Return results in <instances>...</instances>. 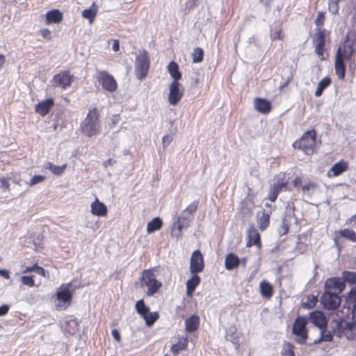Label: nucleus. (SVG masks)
Instances as JSON below:
<instances>
[{"mask_svg":"<svg viewBox=\"0 0 356 356\" xmlns=\"http://www.w3.org/2000/svg\"><path fill=\"white\" fill-rule=\"evenodd\" d=\"M100 113L97 107L90 108L81 124V131L83 134L88 138L97 136L100 133Z\"/></svg>","mask_w":356,"mask_h":356,"instance_id":"nucleus-1","label":"nucleus"},{"mask_svg":"<svg viewBox=\"0 0 356 356\" xmlns=\"http://www.w3.org/2000/svg\"><path fill=\"white\" fill-rule=\"evenodd\" d=\"M199 204L198 200L193 201L183 211V214L187 213V216H181L173 223L171 234L172 236L179 238L182 236V229L188 227L193 216L195 213Z\"/></svg>","mask_w":356,"mask_h":356,"instance_id":"nucleus-2","label":"nucleus"},{"mask_svg":"<svg viewBox=\"0 0 356 356\" xmlns=\"http://www.w3.org/2000/svg\"><path fill=\"white\" fill-rule=\"evenodd\" d=\"M332 332L337 337H346L348 340H356V322L343 319H334L330 323Z\"/></svg>","mask_w":356,"mask_h":356,"instance_id":"nucleus-3","label":"nucleus"},{"mask_svg":"<svg viewBox=\"0 0 356 356\" xmlns=\"http://www.w3.org/2000/svg\"><path fill=\"white\" fill-rule=\"evenodd\" d=\"M154 273L155 269L153 268L145 269L139 278L140 286L147 289V296H153L159 293L163 286L162 282L156 279Z\"/></svg>","mask_w":356,"mask_h":356,"instance_id":"nucleus-4","label":"nucleus"},{"mask_svg":"<svg viewBox=\"0 0 356 356\" xmlns=\"http://www.w3.org/2000/svg\"><path fill=\"white\" fill-rule=\"evenodd\" d=\"M356 54V34L353 31L347 32L344 40L339 44L336 56L345 60H351Z\"/></svg>","mask_w":356,"mask_h":356,"instance_id":"nucleus-5","label":"nucleus"},{"mask_svg":"<svg viewBox=\"0 0 356 356\" xmlns=\"http://www.w3.org/2000/svg\"><path fill=\"white\" fill-rule=\"evenodd\" d=\"M293 147L307 155H312L316 148V131L314 129L307 131L293 143Z\"/></svg>","mask_w":356,"mask_h":356,"instance_id":"nucleus-6","label":"nucleus"},{"mask_svg":"<svg viewBox=\"0 0 356 356\" xmlns=\"http://www.w3.org/2000/svg\"><path fill=\"white\" fill-rule=\"evenodd\" d=\"M72 283L62 284L55 293V307L58 311L67 309L72 304L73 292L70 290Z\"/></svg>","mask_w":356,"mask_h":356,"instance_id":"nucleus-7","label":"nucleus"},{"mask_svg":"<svg viewBox=\"0 0 356 356\" xmlns=\"http://www.w3.org/2000/svg\"><path fill=\"white\" fill-rule=\"evenodd\" d=\"M150 58L147 50L143 49L136 57L135 74L138 79H144L149 72Z\"/></svg>","mask_w":356,"mask_h":356,"instance_id":"nucleus-8","label":"nucleus"},{"mask_svg":"<svg viewBox=\"0 0 356 356\" xmlns=\"http://www.w3.org/2000/svg\"><path fill=\"white\" fill-rule=\"evenodd\" d=\"M307 320L298 316L294 321L292 332L296 336V341L300 344H305L308 339L307 330Z\"/></svg>","mask_w":356,"mask_h":356,"instance_id":"nucleus-9","label":"nucleus"},{"mask_svg":"<svg viewBox=\"0 0 356 356\" xmlns=\"http://www.w3.org/2000/svg\"><path fill=\"white\" fill-rule=\"evenodd\" d=\"M328 35L329 33L325 29H318L313 38L312 42L315 47V53L321 60L325 59V40Z\"/></svg>","mask_w":356,"mask_h":356,"instance_id":"nucleus-10","label":"nucleus"},{"mask_svg":"<svg viewBox=\"0 0 356 356\" xmlns=\"http://www.w3.org/2000/svg\"><path fill=\"white\" fill-rule=\"evenodd\" d=\"M97 80L102 88L110 92L116 91L118 83L114 77L106 71H97Z\"/></svg>","mask_w":356,"mask_h":356,"instance_id":"nucleus-11","label":"nucleus"},{"mask_svg":"<svg viewBox=\"0 0 356 356\" xmlns=\"http://www.w3.org/2000/svg\"><path fill=\"white\" fill-rule=\"evenodd\" d=\"M184 89L179 81H172L169 86L168 102L175 106L179 104L184 96Z\"/></svg>","mask_w":356,"mask_h":356,"instance_id":"nucleus-12","label":"nucleus"},{"mask_svg":"<svg viewBox=\"0 0 356 356\" xmlns=\"http://www.w3.org/2000/svg\"><path fill=\"white\" fill-rule=\"evenodd\" d=\"M346 284L341 277H331L325 282L324 292L339 295L345 289Z\"/></svg>","mask_w":356,"mask_h":356,"instance_id":"nucleus-13","label":"nucleus"},{"mask_svg":"<svg viewBox=\"0 0 356 356\" xmlns=\"http://www.w3.org/2000/svg\"><path fill=\"white\" fill-rule=\"evenodd\" d=\"M321 303L325 309L328 310H334L338 308L341 304V297L339 295L323 292L321 296Z\"/></svg>","mask_w":356,"mask_h":356,"instance_id":"nucleus-14","label":"nucleus"},{"mask_svg":"<svg viewBox=\"0 0 356 356\" xmlns=\"http://www.w3.org/2000/svg\"><path fill=\"white\" fill-rule=\"evenodd\" d=\"M204 262L203 255L200 250H195L191 255L190 261V271L192 274H197L203 271Z\"/></svg>","mask_w":356,"mask_h":356,"instance_id":"nucleus-15","label":"nucleus"},{"mask_svg":"<svg viewBox=\"0 0 356 356\" xmlns=\"http://www.w3.org/2000/svg\"><path fill=\"white\" fill-rule=\"evenodd\" d=\"M72 79L73 76L68 71H63L54 75L53 81L54 82V85L56 86L65 89L67 87L70 86L72 82Z\"/></svg>","mask_w":356,"mask_h":356,"instance_id":"nucleus-16","label":"nucleus"},{"mask_svg":"<svg viewBox=\"0 0 356 356\" xmlns=\"http://www.w3.org/2000/svg\"><path fill=\"white\" fill-rule=\"evenodd\" d=\"M349 168L348 162L341 159L339 162L333 165V166L327 171L328 177H338L346 172Z\"/></svg>","mask_w":356,"mask_h":356,"instance_id":"nucleus-17","label":"nucleus"},{"mask_svg":"<svg viewBox=\"0 0 356 356\" xmlns=\"http://www.w3.org/2000/svg\"><path fill=\"white\" fill-rule=\"evenodd\" d=\"M255 245L258 248L261 247V236L254 225L250 227L248 231V241L246 246L250 248Z\"/></svg>","mask_w":356,"mask_h":356,"instance_id":"nucleus-18","label":"nucleus"},{"mask_svg":"<svg viewBox=\"0 0 356 356\" xmlns=\"http://www.w3.org/2000/svg\"><path fill=\"white\" fill-rule=\"evenodd\" d=\"M341 238H346L351 242L356 243V232L353 229L348 228L335 232L334 243H337Z\"/></svg>","mask_w":356,"mask_h":356,"instance_id":"nucleus-19","label":"nucleus"},{"mask_svg":"<svg viewBox=\"0 0 356 356\" xmlns=\"http://www.w3.org/2000/svg\"><path fill=\"white\" fill-rule=\"evenodd\" d=\"M54 106V100L53 98L46 99L35 105V111L40 115L44 117L49 113L50 110Z\"/></svg>","mask_w":356,"mask_h":356,"instance_id":"nucleus-20","label":"nucleus"},{"mask_svg":"<svg viewBox=\"0 0 356 356\" xmlns=\"http://www.w3.org/2000/svg\"><path fill=\"white\" fill-rule=\"evenodd\" d=\"M283 190L291 191V189L288 188V183L285 181L275 184L270 189L268 193V199L271 202H275L278 196V194Z\"/></svg>","mask_w":356,"mask_h":356,"instance_id":"nucleus-21","label":"nucleus"},{"mask_svg":"<svg viewBox=\"0 0 356 356\" xmlns=\"http://www.w3.org/2000/svg\"><path fill=\"white\" fill-rule=\"evenodd\" d=\"M254 108L259 113L267 114L270 112L272 109L271 103L261 97H256L254 100Z\"/></svg>","mask_w":356,"mask_h":356,"instance_id":"nucleus-22","label":"nucleus"},{"mask_svg":"<svg viewBox=\"0 0 356 356\" xmlns=\"http://www.w3.org/2000/svg\"><path fill=\"white\" fill-rule=\"evenodd\" d=\"M311 321L314 325L320 329L327 327V321L323 312L320 311H314L310 314Z\"/></svg>","mask_w":356,"mask_h":356,"instance_id":"nucleus-23","label":"nucleus"},{"mask_svg":"<svg viewBox=\"0 0 356 356\" xmlns=\"http://www.w3.org/2000/svg\"><path fill=\"white\" fill-rule=\"evenodd\" d=\"M91 213L97 216H106L108 213L107 207L96 197L91 204Z\"/></svg>","mask_w":356,"mask_h":356,"instance_id":"nucleus-24","label":"nucleus"},{"mask_svg":"<svg viewBox=\"0 0 356 356\" xmlns=\"http://www.w3.org/2000/svg\"><path fill=\"white\" fill-rule=\"evenodd\" d=\"M200 319L197 315H192L185 321V329L187 332L192 333L196 331L200 326Z\"/></svg>","mask_w":356,"mask_h":356,"instance_id":"nucleus-25","label":"nucleus"},{"mask_svg":"<svg viewBox=\"0 0 356 356\" xmlns=\"http://www.w3.org/2000/svg\"><path fill=\"white\" fill-rule=\"evenodd\" d=\"M79 330V324L76 319H70L65 322L63 332L65 335L73 336L78 332Z\"/></svg>","mask_w":356,"mask_h":356,"instance_id":"nucleus-26","label":"nucleus"},{"mask_svg":"<svg viewBox=\"0 0 356 356\" xmlns=\"http://www.w3.org/2000/svg\"><path fill=\"white\" fill-rule=\"evenodd\" d=\"M98 13V6L95 2H93L88 9H85L82 11V17L84 19H87L90 23L92 24L95 19Z\"/></svg>","mask_w":356,"mask_h":356,"instance_id":"nucleus-27","label":"nucleus"},{"mask_svg":"<svg viewBox=\"0 0 356 356\" xmlns=\"http://www.w3.org/2000/svg\"><path fill=\"white\" fill-rule=\"evenodd\" d=\"M63 18V13L58 9L51 10L46 14L47 24H58L62 22Z\"/></svg>","mask_w":356,"mask_h":356,"instance_id":"nucleus-28","label":"nucleus"},{"mask_svg":"<svg viewBox=\"0 0 356 356\" xmlns=\"http://www.w3.org/2000/svg\"><path fill=\"white\" fill-rule=\"evenodd\" d=\"M201 279L197 274H193V276L186 282V294L191 296L197 286L200 284Z\"/></svg>","mask_w":356,"mask_h":356,"instance_id":"nucleus-29","label":"nucleus"},{"mask_svg":"<svg viewBox=\"0 0 356 356\" xmlns=\"http://www.w3.org/2000/svg\"><path fill=\"white\" fill-rule=\"evenodd\" d=\"M344 58H341L339 56H335V62H334V70L335 73L337 75L338 78L341 80H343L345 78L346 74V65L344 63Z\"/></svg>","mask_w":356,"mask_h":356,"instance_id":"nucleus-30","label":"nucleus"},{"mask_svg":"<svg viewBox=\"0 0 356 356\" xmlns=\"http://www.w3.org/2000/svg\"><path fill=\"white\" fill-rule=\"evenodd\" d=\"M346 304L349 309L352 310V314L356 317V286L351 289L346 297Z\"/></svg>","mask_w":356,"mask_h":356,"instance_id":"nucleus-31","label":"nucleus"},{"mask_svg":"<svg viewBox=\"0 0 356 356\" xmlns=\"http://www.w3.org/2000/svg\"><path fill=\"white\" fill-rule=\"evenodd\" d=\"M240 265L239 258L233 253H229L225 260V266L227 270H231L236 268Z\"/></svg>","mask_w":356,"mask_h":356,"instance_id":"nucleus-32","label":"nucleus"},{"mask_svg":"<svg viewBox=\"0 0 356 356\" xmlns=\"http://www.w3.org/2000/svg\"><path fill=\"white\" fill-rule=\"evenodd\" d=\"M168 71L172 78V81H179L181 79V73L179 71V65L175 61H171L168 65Z\"/></svg>","mask_w":356,"mask_h":356,"instance_id":"nucleus-33","label":"nucleus"},{"mask_svg":"<svg viewBox=\"0 0 356 356\" xmlns=\"http://www.w3.org/2000/svg\"><path fill=\"white\" fill-rule=\"evenodd\" d=\"M163 226V221L159 217L154 218L147 225V232L151 234L159 230Z\"/></svg>","mask_w":356,"mask_h":356,"instance_id":"nucleus-34","label":"nucleus"},{"mask_svg":"<svg viewBox=\"0 0 356 356\" xmlns=\"http://www.w3.org/2000/svg\"><path fill=\"white\" fill-rule=\"evenodd\" d=\"M260 291L263 297L270 298L273 294V286L267 281H262L260 283Z\"/></svg>","mask_w":356,"mask_h":356,"instance_id":"nucleus-35","label":"nucleus"},{"mask_svg":"<svg viewBox=\"0 0 356 356\" xmlns=\"http://www.w3.org/2000/svg\"><path fill=\"white\" fill-rule=\"evenodd\" d=\"M44 168L47 170H49L52 172V174H54V175L60 176V175H63L64 173L65 170H66L67 164L65 163V164L59 166V165H56L51 162H48L46 163Z\"/></svg>","mask_w":356,"mask_h":356,"instance_id":"nucleus-36","label":"nucleus"},{"mask_svg":"<svg viewBox=\"0 0 356 356\" xmlns=\"http://www.w3.org/2000/svg\"><path fill=\"white\" fill-rule=\"evenodd\" d=\"M270 215L271 211H264L262 212V216L258 220L259 227L261 231L265 230L269 226Z\"/></svg>","mask_w":356,"mask_h":356,"instance_id":"nucleus-37","label":"nucleus"},{"mask_svg":"<svg viewBox=\"0 0 356 356\" xmlns=\"http://www.w3.org/2000/svg\"><path fill=\"white\" fill-rule=\"evenodd\" d=\"M331 79L329 76L324 77L318 84L317 89L315 92L316 97H320L323 90L331 84Z\"/></svg>","mask_w":356,"mask_h":356,"instance_id":"nucleus-38","label":"nucleus"},{"mask_svg":"<svg viewBox=\"0 0 356 356\" xmlns=\"http://www.w3.org/2000/svg\"><path fill=\"white\" fill-rule=\"evenodd\" d=\"M342 280L350 284H356V272L345 270L342 273Z\"/></svg>","mask_w":356,"mask_h":356,"instance_id":"nucleus-39","label":"nucleus"},{"mask_svg":"<svg viewBox=\"0 0 356 356\" xmlns=\"http://www.w3.org/2000/svg\"><path fill=\"white\" fill-rule=\"evenodd\" d=\"M143 318L145 319L146 325L150 327L159 319V315L156 312H148Z\"/></svg>","mask_w":356,"mask_h":356,"instance_id":"nucleus-40","label":"nucleus"},{"mask_svg":"<svg viewBox=\"0 0 356 356\" xmlns=\"http://www.w3.org/2000/svg\"><path fill=\"white\" fill-rule=\"evenodd\" d=\"M188 346L187 339H184L182 341H179L178 343L173 344L171 346V351L173 355H178L179 351L184 350L186 349Z\"/></svg>","mask_w":356,"mask_h":356,"instance_id":"nucleus-41","label":"nucleus"},{"mask_svg":"<svg viewBox=\"0 0 356 356\" xmlns=\"http://www.w3.org/2000/svg\"><path fill=\"white\" fill-rule=\"evenodd\" d=\"M136 310L141 317H143L149 312V308L145 305L143 300H140L136 303Z\"/></svg>","mask_w":356,"mask_h":356,"instance_id":"nucleus-42","label":"nucleus"},{"mask_svg":"<svg viewBox=\"0 0 356 356\" xmlns=\"http://www.w3.org/2000/svg\"><path fill=\"white\" fill-rule=\"evenodd\" d=\"M254 207V202L250 199H245L242 202L241 210L243 213H251Z\"/></svg>","mask_w":356,"mask_h":356,"instance_id":"nucleus-43","label":"nucleus"},{"mask_svg":"<svg viewBox=\"0 0 356 356\" xmlns=\"http://www.w3.org/2000/svg\"><path fill=\"white\" fill-rule=\"evenodd\" d=\"M192 60L193 63H200L204 58V51L200 47H196L194 49L192 53Z\"/></svg>","mask_w":356,"mask_h":356,"instance_id":"nucleus-44","label":"nucleus"},{"mask_svg":"<svg viewBox=\"0 0 356 356\" xmlns=\"http://www.w3.org/2000/svg\"><path fill=\"white\" fill-rule=\"evenodd\" d=\"M282 356H295L294 346L290 342H285L282 350Z\"/></svg>","mask_w":356,"mask_h":356,"instance_id":"nucleus-45","label":"nucleus"},{"mask_svg":"<svg viewBox=\"0 0 356 356\" xmlns=\"http://www.w3.org/2000/svg\"><path fill=\"white\" fill-rule=\"evenodd\" d=\"M321 337L319 339V341H332V336L333 332L327 330L326 327H323V329H321Z\"/></svg>","mask_w":356,"mask_h":356,"instance_id":"nucleus-46","label":"nucleus"},{"mask_svg":"<svg viewBox=\"0 0 356 356\" xmlns=\"http://www.w3.org/2000/svg\"><path fill=\"white\" fill-rule=\"evenodd\" d=\"M21 282L26 286L33 287L35 286L34 275H23L20 278Z\"/></svg>","mask_w":356,"mask_h":356,"instance_id":"nucleus-47","label":"nucleus"},{"mask_svg":"<svg viewBox=\"0 0 356 356\" xmlns=\"http://www.w3.org/2000/svg\"><path fill=\"white\" fill-rule=\"evenodd\" d=\"M318 302V298L315 296H309L307 298V302L304 303L305 307L312 309L316 307Z\"/></svg>","mask_w":356,"mask_h":356,"instance_id":"nucleus-48","label":"nucleus"},{"mask_svg":"<svg viewBox=\"0 0 356 356\" xmlns=\"http://www.w3.org/2000/svg\"><path fill=\"white\" fill-rule=\"evenodd\" d=\"M284 38V34L283 33V30L282 27H279L278 29L275 30L271 34L272 40H282Z\"/></svg>","mask_w":356,"mask_h":356,"instance_id":"nucleus-49","label":"nucleus"},{"mask_svg":"<svg viewBox=\"0 0 356 356\" xmlns=\"http://www.w3.org/2000/svg\"><path fill=\"white\" fill-rule=\"evenodd\" d=\"M45 177L43 175H34L31 179L29 186H33L45 180Z\"/></svg>","mask_w":356,"mask_h":356,"instance_id":"nucleus-50","label":"nucleus"},{"mask_svg":"<svg viewBox=\"0 0 356 356\" xmlns=\"http://www.w3.org/2000/svg\"><path fill=\"white\" fill-rule=\"evenodd\" d=\"M325 22V14L323 12H319L317 15V17L315 19V24L317 26H321L324 24Z\"/></svg>","mask_w":356,"mask_h":356,"instance_id":"nucleus-51","label":"nucleus"},{"mask_svg":"<svg viewBox=\"0 0 356 356\" xmlns=\"http://www.w3.org/2000/svg\"><path fill=\"white\" fill-rule=\"evenodd\" d=\"M317 185L313 182H309L302 186V191L305 193L316 188Z\"/></svg>","mask_w":356,"mask_h":356,"instance_id":"nucleus-52","label":"nucleus"},{"mask_svg":"<svg viewBox=\"0 0 356 356\" xmlns=\"http://www.w3.org/2000/svg\"><path fill=\"white\" fill-rule=\"evenodd\" d=\"M289 225L286 222H285V220H284L280 227V234L281 236H284L289 232Z\"/></svg>","mask_w":356,"mask_h":356,"instance_id":"nucleus-53","label":"nucleus"},{"mask_svg":"<svg viewBox=\"0 0 356 356\" xmlns=\"http://www.w3.org/2000/svg\"><path fill=\"white\" fill-rule=\"evenodd\" d=\"M42 36L47 40L51 39V31L47 29H43L40 31Z\"/></svg>","mask_w":356,"mask_h":356,"instance_id":"nucleus-54","label":"nucleus"},{"mask_svg":"<svg viewBox=\"0 0 356 356\" xmlns=\"http://www.w3.org/2000/svg\"><path fill=\"white\" fill-rule=\"evenodd\" d=\"M120 120V115H118V114L113 115L112 117V119H111V122L109 124L110 127H113L116 126L118 124Z\"/></svg>","mask_w":356,"mask_h":356,"instance_id":"nucleus-55","label":"nucleus"},{"mask_svg":"<svg viewBox=\"0 0 356 356\" xmlns=\"http://www.w3.org/2000/svg\"><path fill=\"white\" fill-rule=\"evenodd\" d=\"M111 334H112L113 339L117 342H120L121 341V335H120V332H118V330H116V329L112 330Z\"/></svg>","mask_w":356,"mask_h":356,"instance_id":"nucleus-56","label":"nucleus"},{"mask_svg":"<svg viewBox=\"0 0 356 356\" xmlns=\"http://www.w3.org/2000/svg\"><path fill=\"white\" fill-rule=\"evenodd\" d=\"M10 309V307L8 305H3L0 306V316L6 315Z\"/></svg>","mask_w":356,"mask_h":356,"instance_id":"nucleus-57","label":"nucleus"},{"mask_svg":"<svg viewBox=\"0 0 356 356\" xmlns=\"http://www.w3.org/2000/svg\"><path fill=\"white\" fill-rule=\"evenodd\" d=\"M172 140V136L170 135H165L163 137V144L164 146L168 145Z\"/></svg>","mask_w":356,"mask_h":356,"instance_id":"nucleus-58","label":"nucleus"},{"mask_svg":"<svg viewBox=\"0 0 356 356\" xmlns=\"http://www.w3.org/2000/svg\"><path fill=\"white\" fill-rule=\"evenodd\" d=\"M35 273L44 277L47 276L46 270L42 267L38 265L36 267Z\"/></svg>","mask_w":356,"mask_h":356,"instance_id":"nucleus-59","label":"nucleus"},{"mask_svg":"<svg viewBox=\"0 0 356 356\" xmlns=\"http://www.w3.org/2000/svg\"><path fill=\"white\" fill-rule=\"evenodd\" d=\"M37 266H38V264H33L31 266L26 267V268L23 270V273H31V272H35V270H36V267Z\"/></svg>","mask_w":356,"mask_h":356,"instance_id":"nucleus-60","label":"nucleus"},{"mask_svg":"<svg viewBox=\"0 0 356 356\" xmlns=\"http://www.w3.org/2000/svg\"><path fill=\"white\" fill-rule=\"evenodd\" d=\"M0 182H1V184L3 187H4L6 189L9 188L10 184H9L8 179H6L5 177H2V178L0 179Z\"/></svg>","mask_w":356,"mask_h":356,"instance_id":"nucleus-61","label":"nucleus"},{"mask_svg":"<svg viewBox=\"0 0 356 356\" xmlns=\"http://www.w3.org/2000/svg\"><path fill=\"white\" fill-rule=\"evenodd\" d=\"M293 186L297 188L302 186V179L300 177H296L293 181Z\"/></svg>","mask_w":356,"mask_h":356,"instance_id":"nucleus-62","label":"nucleus"},{"mask_svg":"<svg viewBox=\"0 0 356 356\" xmlns=\"http://www.w3.org/2000/svg\"><path fill=\"white\" fill-rule=\"evenodd\" d=\"M42 239H43V236L42 235H38L33 240V243L35 244V246H40Z\"/></svg>","mask_w":356,"mask_h":356,"instance_id":"nucleus-63","label":"nucleus"},{"mask_svg":"<svg viewBox=\"0 0 356 356\" xmlns=\"http://www.w3.org/2000/svg\"><path fill=\"white\" fill-rule=\"evenodd\" d=\"M113 50L115 52L120 50V43L118 40H114L113 43Z\"/></svg>","mask_w":356,"mask_h":356,"instance_id":"nucleus-64","label":"nucleus"}]
</instances>
